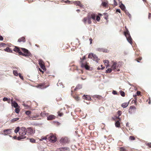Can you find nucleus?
Masks as SVG:
<instances>
[{
  "label": "nucleus",
  "mask_w": 151,
  "mask_h": 151,
  "mask_svg": "<svg viewBox=\"0 0 151 151\" xmlns=\"http://www.w3.org/2000/svg\"><path fill=\"white\" fill-rule=\"evenodd\" d=\"M3 40V38L2 36H0V40Z\"/></svg>",
  "instance_id": "nucleus-62"
},
{
  "label": "nucleus",
  "mask_w": 151,
  "mask_h": 151,
  "mask_svg": "<svg viewBox=\"0 0 151 151\" xmlns=\"http://www.w3.org/2000/svg\"><path fill=\"white\" fill-rule=\"evenodd\" d=\"M105 68V67H102L101 68H99V67H98V68H97V69L98 70H99L100 69H101V70H103V69H104Z\"/></svg>",
  "instance_id": "nucleus-56"
},
{
  "label": "nucleus",
  "mask_w": 151,
  "mask_h": 151,
  "mask_svg": "<svg viewBox=\"0 0 151 151\" xmlns=\"http://www.w3.org/2000/svg\"><path fill=\"white\" fill-rule=\"evenodd\" d=\"M116 12H118L119 13L121 12L120 9H118L116 10Z\"/></svg>",
  "instance_id": "nucleus-58"
},
{
  "label": "nucleus",
  "mask_w": 151,
  "mask_h": 151,
  "mask_svg": "<svg viewBox=\"0 0 151 151\" xmlns=\"http://www.w3.org/2000/svg\"><path fill=\"white\" fill-rule=\"evenodd\" d=\"M147 145L150 147H151V143H148Z\"/></svg>",
  "instance_id": "nucleus-61"
},
{
  "label": "nucleus",
  "mask_w": 151,
  "mask_h": 151,
  "mask_svg": "<svg viewBox=\"0 0 151 151\" xmlns=\"http://www.w3.org/2000/svg\"><path fill=\"white\" fill-rule=\"evenodd\" d=\"M11 129H5L3 130V132L5 133L4 135L6 136L7 135V134H10L11 133Z\"/></svg>",
  "instance_id": "nucleus-8"
},
{
  "label": "nucleus",
  "mask_w": 151,
  "mask_h": 151,
  "mask_svg": "<svg viewBox=\"0 0 151 151\" xmlns=\"http://www.w3.org/2000/svg\"><path fill=\"white\" fill-rule=\"evenodd\" d=\"M20 130V131L26 132L27 129L25 127H22L21 128Z\"/></svg>",
  "instance_id": "nucleus-37"
},
{
  "label": "nucleus",
  "mask_w": 151,
  "mask_h": 151,
  "mask_svg": "<svg viewBox=\"0 0 151 151\" xmlns=\"http://www.w3.org/2000/svg\"><path fill=\"white\" fill-rule=\"evenodd\" d=\"M88 58L92 59L98 62L99 59L98 58L96 55L93 53H90L89 54L88 56Z\"/></svg>",
  "instance_id": "nucleus-5"
},
{
  "label": "nucleus",
  "mask_w": 151,
  "mask_h": 151,
  "mask_svg": "<svg viewBox=\"0 0 151 151\" xmlns=\"http://www.w3.org/2000/svg\"><path fill=\"white\" fill-rule=\"evenodd\" d=\"M48 114L47 113L41 112V115L42 117H45V116H48Z\"/></svg>",
  "instance_id": "nucleus-33"
},
{
  "label": "nucleus",
  "mask_w": 151,
  "mask_h": 151,
  "mask_svg": "<svg viewBox=\"0 0 151 151\" xmlns=\"http://www.w3.org/2000/svg\"><path fill=\"white\" fill-rule=\"evenodd\" d=\"M117 63L116 62L114 63L113 65L111 66V68L112 70H114L116 68Z\"/></svg>",
  "instance_id": "nucleus-20"
},
{
  "label": "nucleus",
  "mask_w": 151,
  "mask_h": 151,
  "mask_svg": "<svg viewBox=\"0 0 151 151\" xmlns=\"http://www.w3.org/2000/svg\"><path fill=\"white\" fill-rule=\"evenodd\" d=\"M125 31L124 32V35L126 36L128 42L131 44L132 43V39L129 33L126 26L125 27Z\"/></svg>",
  "instance_id": "nucleus-3"
},
{
  "label": "nucleus",
  "mask_w": 151,
  "mask_h": 151,
  "mask_svg": "<svg viewBox=\"0 0 151 151\" xmlns=\"http://www.w3.org/2000/svg\"><path fill=\"white\" fill-rule=\"evenodd\" d=\"M83 99L88 100H90L91 99V98L90 95H83L82 96Z\"/></svg>",
  "instance_id": "nucleus-12"
},
{
  "label": "nucleus",
  "mask_w": 151,
  "mask_h": 151,
  "mask_svg": "<svg viewBox=\"0 0 151 151\" xmlns=\"http://www.w3.org/2000/svg\"><path fill=\"white\" fill-rule=\"evenodd\" d=\"M112 69L111 68H108L107 70L106 71V73H109L112 71Z\"/></svg>",
  "instance_id": "nucleus-41"
},
{
  "label": "nucleus",
  "mask_w": 151,
  "mask_h": 151,
  "mask_svg": "<svg viewBox=\"0 0 151 151\" xmlns=\"http://www.w3.org/2000/svg\"><path fill=\"white\" fill-rule=\"evenodd\" d=\"M120 7L121 8V9L122 10H124L125 8V7L123 5H121L120 6Z\"/></svg>",
  "instance_id": "nucleus-48"
},
{
  "label": "nucleus",
  "mask_w": 151,
  "mask_h": 151,
  "mask_svg": "<svg viewBox=\"0 0 151 151\" xmlns=\"http://www.w3.org/2000/svg\"><path fill=\"white\" fill-rule=\"evenodd\" d=\"M119 92H120V94H125L124 92L122 90H120L119 91Z\"/></svg>",
  "instance_id": "nucleus-52"
},
{
  "label": "nucleus",
  "mask_w": 151,
  "mask_h": 151,
  "mask_svg": "<svg viewBox=\"0 0 151 151\" xmlns=\"http://www.w3.org/2000/svg\"><path fill=\"white\" fill-rule=\"evenodd\" d=\"M18 41L19 42H25L26 41L25 38L22 37L20 38H19L18 40Z\"/></svg>",
  "instance_id": "nucleus-19"
},
{
  "label": "nucleus",
  "mask_w": 151,
  "mask_h": 151,
  "mask_svg": "<svg viewBox=\"0 0 151 151\" xmlns=\"http://www.w3.org/2000/svg\"><path fill=\"white\" fill-rule=\"evenodd\" d=\"M112 93L114 94H117V92L116 91H114V90L113 91Z\"/></svg>",
  "instance_id": "nucleus-54"
},
{
  "label": "nucleus",
  "mask_w": 151,
  "mask_h": 151,
  "mask_svg": "<svg viewBox=\"0 0 151 151\" xmlns=\"http://www.w3.org/2000/svg\"><path fill=\"white\" fill-rule=\"evenodd\" d=\"M26 132L20 131L19 132L20 135H22L23 136H25V135L26 134Z\"/></svg>",
  "instance_id": "nucleus-28"
},
{
  "label": "nucleus",
  "mask_w": 151,
  "mask_h": 151,
  "mask_svg": "<svg viewBox=\"0 0 151 151\" xmlns=\"http://www.w3.org/2000/svg\"><path fill=\"white\" fill-rule=\"evenodd\" d=\"M120 151H125L126 150L124 147H120Z\"/></svg>",
  "instance_id": "nucleus-44"
},
{
  "label": "nucleus",
  "mask_w": 151,
  "mask_h": 151,
  "mask_svg": "<svg viewBox=\"0 0 151 151\" xmlns=\"http://www.w3.org/2000/svg\"><path fill=\"white\" fill-rule=\"evenodd\" d=\"M137 94H140L141 92L140 91H137L136 93Z\"/></svg>",
  "instance_id": "nucleus-59"
},
{
  "label": "nucleus",
  "mask_w": 151,
  "mask_h": 151,
  "mask_svg": "<svg viewBox=\"0 0 151 151\" xmlns=\"http://www.w3.org/2000/svg\"><path fill=\"white\" fill-rule=\"evenodd\" d=\"M22 105L25 108V109H28L29 107V105L25 103H23Z\"/></svg>",
  "instance_id": "nucleus-40"
},
{
  "label": "nucleus",
  "mask_w": 151,
  "mask_h": 151,
  "mask_svg": "<svg viewBox=\"0 0 151 151\" xmlns=\"http://www.w3.org/2000/svg\"><path fill=\"white\" fill-rule=\"evenodd\" d=\"M117 114L119 116L122 114V111H118L117 112Z\"/></svg>",
  "instance_id": "nucleus-46"
},
{
  "label": "nucleus",
  "mask_w": 151,
  "mask_h": 151,
  "mask_svg": "<svg viewBox=\"0 0 151 151\" xmlns=\"http://www.w3.org/2000/svg\"><path fill=\"white\" fill-rule=\"evenodd\" d=\"M75 4L77 6H79L81 8H83L84 5L81 4V3L79 1H77L75 2Z\"/></svg>",
  "instance_id": "nucleus-14"
},
{
  "label": "nucleus",
  "mask_w": 151,
  "mask_h": 151,
  "mask_svg": "<svg viewBox=\"0 0 151 151\" xmlns=\"http://www.w3.org/2000/svg\"><path fill=\"white\" fill-rule=\"evenodd\" d=\"M47 116V119L48 120H52L55 119V116L53 115H50Z\"/></svg>",
  "instance_id": "nucleus-15"
},
{
  "label": "nucleus",
  "mask_w": 151,
  "mask_h": 151,
  "mask_svg": "<svg viewBox=\"0 0 151 151\" xmlns=\"http://www.w3.org/2000/svg\"><path fill=\"white\" fill-rule=\"evenodd\" d=\"M63 115V114L62 113H60L58 114V116H61Z\"/></svg>",
  "instance_id": "nucleus-60"
},
{
  "label": "nucleus",
  "mask_w": 151,
  "mask_h": 151,
  "mask_svg": "<svg viewBox=\"0 0 151 151\" xmlns=\"http://www.w3.org/2000/svg\"><path fill=\"white\" fill-rule=\"evenodd\" d=\"M130 139L132 140H134L135 139V137L133 136H130L129 137Z\"/></svg>",
  "instance_id": "nucleus-47"
},
{
  "label": "nucleus",
  "mask_w": 151,
  "mask_h": 151,
  "mask_svg": "<svg viewBox=\"0 0 151 151\" xmlns=\"http://www.w3.org/2000/svg\"><path fill=\"white\" fill-rule=\"evenodd\" d=\"M89 40L90 41V43L91 44L92 43V38H90L89 39Z\"/></svg>",
  "instance_id": "nucleus-63"
},
{
  "label": "nucleus",
  "mask_w": 151,
  "mask_h": 151,
  "mask_svg": "<svg viewBox=\"0 0 151 151\" xmlns=\"http://www.w3.org/2000/svg\"><path fill=\"white\" fill-rule=\"evenodd\" d=\"M73 97L76 101H79L80 99V97L78 96V95H71Z\"/></svg>",
  "instance_id": "nucleus-18"
},
{
  "label": "nucleus",
  "mask_w": 151,
  "mask_h": 151,
  "mask_svg": "<svg viewBox=\"0 0 151 151\" xmlns=\"http://www.w3.org/2000/svg\"><path fill=\"white\" fill-rule=\"evenodd\" d=\"M129 104V102L128 103L125 102L122 104L121 106L123 108H125Z\"/></svg>",
  "instance_id": "nucleus-25"
},
{
  "label": "nucleus",
  "mask_w": 151,
  "mask_h": 151,
  "mask_svg": "<svg viewBox=\"0 0 151 151\" xmlns=\"http://www.w3.org/2000/svg\"><path fill=\"white\" fill-rule=\"evenodd\" d=\"M96 20L97 21H99V20H100V17L99 16H96Z\"/></svg>",
  "instance_id": "nucleus-45"
},
{
  "label": "nucleus",
  "mask_w": 151,
  "mask_h": 151,
  "mask_svg": "<svg viewBox=\"0 0 151 151\" xmlns=\"http://www.w3.org/2000/svg\"><path fill=\"white\" fill-rule=\"evenodd\" d=\"M31 113V111H27L25 112V114L27 115L28 116V119H29V118H30V117L31 116L30 115Z\"/></svg>",
  "instance_id": "nucleus-30"
},
{
  "label": "nucleus",
  "mask_w": 151,
  "mask_h": 151,
  "mask_svg": "<svg viewBox=\"0 0 151 151\" xmlns=\"http://www.w3.org/2000/svg\"><path fill=\"white\" fill-rule=\"evenodd\" d=\"M86 59V57L84 56L82 58H81V66L82 68H85L87 70H89L90 67L89 65V63L86 61H84V60Z\"/></svg>",
  "instance_id": "nucleus-2"
},
{
  "label": "nucleus",
  "mask_w": 151,
  "mask_h": 151,
  "mask_svg": "<svg viewBox=\"0 0 151 151\" xmlns=\"http://www.w3.org/2000/svg\"><path fill=\"white\" fill-rule=\"evenodd\" d=\"M114 4L115 6H116L117 5V3L115 0H114Z\"/></svg>",
  "instance_id": "nucleus-57"
},
{
  "label": "nucleus",
  "mask_w": 151,
  "mask_h": 151,
  "mask_svg": "<svg viewBox=\"0 0 151 151\" xmlns=\"http://www.w3.org/2000/svg\"><path fill=\"white\" fill-rule=\"evenodd\" d=\"M14 74L16 76H17L18 75V73L17 70H14L13 71Z\"/></svg>",
  "instance_id": "nucleus-38"
},
{
  "label": "nucleus",
  "mask_w": 151,
  "mask_h": 151,
  "mask_svg": "<svg viewBox=\"0 0 151 151\" xmlns=\"http://www.w3.org/2000/svg\"><path fill=\"white\" fill-rule=\"evenodd\" d=\"M148 18L150 19L151 18V13H149L148 16Z\"/></svg>",
  "instance_id": "nucleus-53"
},
{
  "label": "nucleus",
  "mask_w": 151,
  "mask_h": 151,
  "mask_svg": "<svg viewBox=\"0 0 151 151\" xmlns=\"http://www.w3.org/2000/svg\"><path fill=\"white\" fill-rule=\"evenodd\" d=\"M48 139L51 142H55L57 141V138L55 136L52 135L48 138Z\"/></svg>",
  "instance_id": "nucleus-6"
},
{
  "label": "nucleus",
  "mask_w": 151,
  "mask_h": 151,
  "mask_svg": "<svg viewBox=\"0 0 151 151\" xmlns=\"http://www.w3.org/2000/svg\"><path fill=\"white\" fill-rule=\"evenodd\" d=\"M115 126L117 127H119L120 126V123L119 120H117L115 122Z\"/></svg>",
  "instance_id": "nucleus-27"
},
{
  "label": "nucleus",
  "mask_w": 151,
  "mask_h": 151,
  "mask_svg": "<svg viewBox=\"0 0 151 151\" xmlns=\"http://www.w3.org/2000/svg\"><path fill=\"white\" fill-rule=\"evenodd\" d=\"M11 104L12 106L14 108H16L19 107L18 104L15 101H12Z\"/></svg>",
  "instance_id": "nucleus-16"
},
{
  "label": "nucleus",
  "mask_w": 151,
  "mask_h": 151,
  "mask_svg": "<svg viewBox=\"0 0 151 151\" xmlns=\"http://www.w3.org/2000/svg\"><path fill=\"white\" fill-rule=\"evenodd\" d=\"M82 21L86 24L87 22L88 24H90L91 23V17L88 14L87 16L83 18L82 19Z\"/></svg>",
  "instance_id": "nucleus-4"
},
{
  "label": "nucleus",
  "mask_w": 151,
  "mask_h": 151,
  "mask_svg": "<svg viewBox=\"0 0 151 151\" xmlns=\"http://www.w3.org/2000/svg\"><path fill=\"white\" fill-rule=\"evenodd\" d=\"M15 112L17 114H19L20 111L19 109L18 108H16L15 109Z\"/></svg>",
  "instance_id": "nucleus-39"
},
{
  "label": "nucleus",
  "mask_w": 151,
  "mask_h": 151,
  "mask_svg": "<svg viewBox=\"0 0 151 151\" xmlns=\"http://www.w3.org/2000/svg\"><path fill=\"white\" fill-rule=\"evenodd\" d=\"M19 119V118H14L13 119L11 120V122H14L15 121H16Z\"/></svg>",
  "instance_id": "nucleus-36"
},
{
  "label": "nucleus",
  "mask_w": 151,
  "mask_h": 151,
  "mask_svg": "<svg viewBox=\"0 0 151 151\" xmlns=\"http://www.w3.org/2000/svg\"><path fill=\"white\" fill-rule=\"evenodd\" d=\"M60 142L61 144H66L68 142V139L67 138H61Z\"/></svg>",
  "instance_id": "nucleus-9"
},
{
  "label": "nucleus",
  "mask_w": 151,
  "mask_h": 151,
  "mask_svg": "<svg viewBox=\"0 0 151 151\" xmlns=\"http://www.w3.org/2000/svg\"><path fill=\"white\" fill-rule=\"evenodd\" d=\"M60 151H69L70 149L68 147H63L59 148Z\"/></svg>",
  "instance_id": "nucleus-17"
},
{
  "label": "nucleus",
  "mask_w": 151,
  "mask_h": 151,
  "mask_svg": "<svg viewBox=\"0 0 151 151\" xmlns=\"http://www.w3.org/2000/svg\"><path fill=\"white\" fill-rule=\"evenodd\" d=\"M63 2H64L65 3H69L70 1L68 0H67V1H63Z\"/></svg>",
  "instance_id": "nucleus-64"
},
{
  "label": "nucleus",
  "mask_w": 151,
  "mask_h": 151,
  "mask_svg": "<svg viewBox=\"0 0 151 151\" xmlns=\"http://www.w3.org/2000/svg\"><path fill=\"white\" fill-rule=\"evenodd\" d=\"M21 49L22 50V51L24 52V53L21 52L19 47H15L13 49V50L16 52L18 53L20 55L26 57L31 56V54L27 50L23 48H21Z\"/></svg>",
  "instance_id": "nucleus-1"
},
{
  "label": "nucleus",
  "mask_w": 151,
  "mask_h": 151,
  "mask_svg": "<svg viewBox=\"0 0 151 151\" xmlns=\"http://www.w3.org/2000/svg\"><path fill=\"white\" fill-rule=\"evenodd\" d=\"M142 58L141 57H139V58H137L136 59V60L138 62H139V61L141 60H142Z\"/></svg>",
  "instance_id": "nucleus-49"
},
{
  "label": "nucleus",
  "mask_w": 151,
  "mask_h": 151,
  "mask_svg": "<svg viewBox=\"0 0 151 151\" xmlns=\"http://www.w3.org/2000/svg\"><path fill=\"white\" fill-rule=\"evenodd\" d=\"M104 63L107 68L109 66V61L108 60H104Z\"/></svg>",
  "instance_id": "nucleus-26"
},
{
  "label": "nucleus",
  "mask_w": 151,
  "mask_h": 151,
  "mask_svg": "<svg viewBox=\"0 0 151 151\" xmlns=\"http://www.w3.org/2000/svg\"><path fill=\"white\" fill-rule=\"evenodd\" d=\"M93 97L95 99L96 98V99H100L101 97V96L99 95H93Z\"/></svg>",
  "instance_id": "nucleus-35"
},
{
  "label": "nucleus",
  "mask_w": 151,
  "mask_h": 151,
  "mask_svg": "<svg viewBox=\"0 0 151 151\" xmlns=\"http://www.w3.org/2000/svg\"><path fill=\"white\" fill-rule=\"evenodd\" d=\"M26 138V136H23L22 135H20V136L17 138V139L18 140H20L22 139H24Z\"/></svg>",
  "instance_id": "nucleus-24"
},
{
  "label": "nucleus",
  "mask_w": 151,
  "mask_h": 151,
  "mask_svg": "<svg viewBox=\"0 0 151 151\" xmlns=\"http://www.w3.org/2000/svg\"><path fill=\"white\" fill-rule=\"evenodd\" d=\"M82 88V86L78 84L77 86L76 87L74 88V90L76 91L77 89H79Z\"/></svg>",
  "instance_id": "nucleus-31"
},
{
  "label": "nucleus",
  "mask_w": 151,
  "mask_h": 151,
  "mask_svg": "<svg viewBox=\"0 0 151 151\" xmlns=\"http://www.w3.org/2000/svg\"><path fill=\"white\" fill-rule=\"evenodd\" d=\"M88 15H89L90 16V17H91V19H92L93 20H95L96 16V15L95 14L93 13H89L88 14Z\"/></svg>",
  "instance_id": "nucleus-11"
},
{
  "label": "nucleus",
  "mask_w": 151,
  "mask_h": 151,
  "mask_svg": "<svg viewBox=\"0 0 151 151\" xmlns=\"http://www.w3.org/2000/svg\"><path fill=\"white\" fill-rule=\"evenodd\" d=\"M30 142L32 143H35V140L33 138L30 139Z\"/></svg>",
  "instance_id": "nucleus-43"
},
{
  "label": "nucleus",
  "mask_w": 151,
  "mask_h": 151,
  "mask_svg": "<svg viewBox=\"0 0 151 151\" xmlns=\"http://www.w3.org/2000/svg\"><path fill=\"white\" fill-rule=\"evenodd\" d=\"M108 1L107 0L105 1H103L101 4V5L104 7H106L107 6Z\"/></svg>",
  "instance_id": "nucleus-21"
},
{
  "label": "nucleus",
  "mask_w": 151,
  "mask_h": 151,
  "mask_svg": "<svg viewBox=\"0 0 151 151\" xmlns=\"http://www.w3.org/2000/svg\"><path fill=\"white\" fill-rule=\"evenodd\" d=\"M39 65L41 67V68L44 70L45 69V68L44 65V63L42 60H40L39 62Z\"/></svg>",
  "instance_id": "nucleus-10"
},
{
  "label": "nucleus",
  "mask_w": 151,
  "mask_h": 151,
  "mask_svg": "<svg viewBox=\"0 0 151 151\" xmlns=\"http://www.w3.org/2000/svg\"><path fill=\"white\" fill-rule=\"evenodd\" d=\"M104 108L103 107H101L99 109V111L101 113L103 112L104 111Z\"/></svg>",
  "instance_id": "nucleus-32"
},
{
  "label": "nucleus",
  "mask_w": 151,
  "mask_h": 151,
  "mask_svg": "<svg viewBox=\"0 0 151 151\" xmlns=\"http://www.w3.org/2000/svg\"><path fill=\"white\" fill-rule=\"evenodd\" d=\"M139 95H133V96L134 97L135 100H134V103H136L137 101V96H139Z\"/></svg>",
  "instance_id": "nucleus-42"
},
{
  "label": "nucleus",
  "mask_w": 151,
  "mask_h": 151,
  "mask_svg": "<svg viewBox=\"0 0 151 151\" xmlns=\"http://www.w3.org/2000/svg\"><path fill=\"white\" fill-rule=\"evenodd\" d=\"M49 86V85L48 83L47 84L46 83H43L38 84L37 87L39 88L42 89L48 87Z\"/></svg>",
  "instance_id": "nucleus-7"
},
{
  "label": "nucleus",
  "mask_w": 151,
  "mask_h": 151,
  "mask_svg": "<svg viewBox=\"0 0 151 151\" xmlns=\"http://www.w3.org/2000/svg\"><path fill=\"white\" fill-rule=\"evenodd\" d=\"M20 130V128L19 127H17L14 130V132L15 133H17L19 132Z\"/></svg>",
  "instance_id": "nucleus-34"
},
{
  "label": "nucleus",
  "mask_w": 151,
  "mask_h": 151,
  "mask_svg": "<svg viewBox=\"0 0 151 151\" xmlns=\"http://www.w3.org/2000/svg\"><path fill=\"white\" fill-rule=\"evenodd\" d=\"M26 132L30 134H32L33 133V130L31 127L27 128Z\"/></svg>",
  "instance_id": "nucleus-13"
},
{
  "label": "nucleus",
  "mask_w": 151,
  "mask_h": 151,
  "mask_svg": "<svg viewBox=\"0 0 151 151\" xmlns=\"http://www.w3.org/2000/svg\"><path fill=\"white\" fill-rule=\"evenodd\" d=\"M4 50L5 51L8 52H12V50L9 47H6V49H4Z\"/></svg>",
  "instance_id": "nucleus-29"
},
{
  "label": "nucleus",
  "mask_w": 151,
  "mask_h": 151,
  "mask_svg": "<svg viewBox=\"0 0 151 151\" xmlns=\"http://www.w3.org/2000/svg\"><path fill=\"white\" fill-rule=\"evenodd\" d=\"M38 116H31L30 118H29V120H37Z\"/></svg>",
  "instance_id": "nucleus-23"
},
{
  "label": "nucleus",
  "mask_w": 151,
  "mask_h": 151,
  "mask_svg": "<svg viewBox=\"0 0 151 151\" xmlns=\"http://www.w3.org/2000/svg\"><path fill=\"white\" fill-rule=\"evenodd\" d=\"M19 76L21 79H23V77L21 75L20 73H19Z\"/></svg>",
  "instance_id": "nucleus-55"
},
{
  "label": "nucleus",
  "mask_w": 151,
  "mask_h": 151,
  "mask_svg": "<svg viewBox=\"0 0 151 151\" xmlns=\"http://www.w3.org/2000/svg\"><path fill=\"white\" fill-rule=\"evenodd\" d=\"M47 138L46 137H42L41 138V139H40V141H42V140H46L47 139Z\"/></svg>",
  "instance_id": "nucleus-50"
},
{
  "label": "nucleus",
  "mask_w": 151,
  "mask_h": 151,
  "mask_svg": "<svg viewBox=\"0 0 151 151\" xmlns=\"http://www.w3.org/2000/svg\"><path fill=\"white\" fill-rule=\"evenodd\" d=\"M136 108L135 106H131L129 109V112L130 114H132V109H136Z\"/></svg>",
  "instance_id": "nucleus-22"
},
{
  "label": "nucleus",
  "mask_w": 151,
  "mask_h": 151,
  "mask_svg": "<svg viewBox=\"0 0 151 151\" xmlns=\"http://www.w3.org/2000/svg\"><path fill=\"white\" fill-rule=\"evenodd\" d=\"M8 99L7 97H4L3 99V100L4 101H8Z\"/></svg>",
  "instance_id": "nucleus-51"
}]
</instances>
